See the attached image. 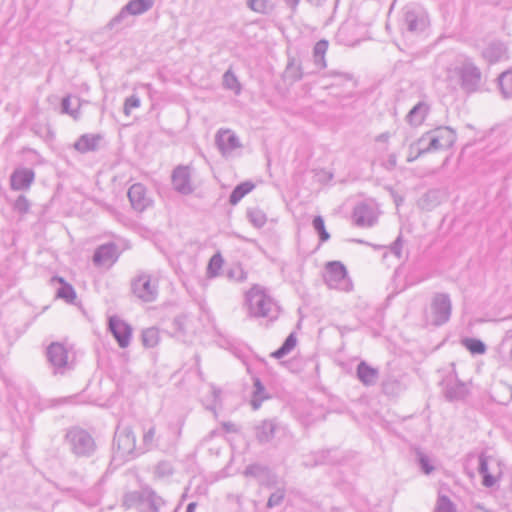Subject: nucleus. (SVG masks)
I'll list each match as a JSON object with an SVG mask.
<instances>
[{
    "mask_svg": "<svg viewBox=\"0 0 512 512\" xmlns=\"http://www.w3.org/2000/svg\"><path fill=\"white\" fill-rule=\"evenodd\" d=\"M356 375L358 380L365 386H373L379 379V370L361 361L357 365Z\"/></svg>",
    "mask_w": 512,
    "mask_h": 512,
    "instance_id": "nucleus-21",
    "label": "nucleus"
},
{
    "mask_svg": "<svg viewBox=\"0 0 512 512\" xmlns=\"http://www.w3.org/2000/svg\"><path fill=\"white\" fill-rule=\"evenodd\" d=\"M314 230L318 233L320 241L326 242L330 238V234L327 232L325 228L324 219L322 216H316L312 222Z\"/></svg>",
    "mask_w": 512,
    "mask_h": 512,
    "instance_id": "nucleus-42",
    "label": "nucleus"
},
{
    "mask_svg": "<svg viewBox=\"0 0 512 512\" xmlns=\"http://www.w3.org/2000/svg\"><path fill=\"white\" fill-rule=\"evenodd\" d=\"M224 260L220 253L214 254L208 263L206 275L208 278H215L219 275V272L223 266Z\"/></svg>",
    "mask_w": 512,
    "mask_h": 512,
    "instance_id": "nucleus-32",
    "label": "nucleus"
},
{
    "mask_svg": "<svg viewBox=\"0 0 512 512\" xmlns=\"http://www.w3.org/2000/svg\"><path fill=\"white\" fill-rule=\"evenodd\" d=\"M142 343L147 348L155 347L159 342V330L155 327H150L142 332Z\"/></svg>",
    "mask_w": 512,
    "mask_h": 512,
    "instance_id": "nucleus-36",
    "label": "nucleus"
},
{
    "mask_svg": "<svg viewBox=\"0 0 512 512\" xmlns=\"http://www.w3.org/2000/svg\"><path fill=\"white\" fill-rule=\"evenodd\" d=\"M196 509V503L191 502L187 505L186 512H195Z\"/></svg>",
    "mask_w": 512,
    "mask_h": 512,
    "instance_id": "nucleus-54",
    "label": "nucleus"
},
{
    "mask_svg": "<svg viewBox=\"0 0 512 512\" xmlns=\"http://www.w3.org/2000/svg\"><path fill=\"white\" fill-rule=\"evenodd\" d=\"M254 388H255V390H254L253 399L251 401V405L254 410H257L261 406V402L264 399L263 397H260V395L264 392L265 388L259 379L255 380Z\"/></svg>",
    "mask_w": 512,
    "mask_h": 512,
    "instance_id": "nucleus-44",
    "label": "nucleus"
},
{
    "mask_svg": "<svg viewBox=\"0 0 512 512\" xmlns=\"http://www.w3.org/2000/svg\"><path fill=\"white\" fill-rule=\"evenodd\" d=\"M171 182L176 192L182 195H189L193 192L191 181V168L188 165H178L171 175Z\"/></svg>",
    "mask_w": 512,
    "mask_h": 512,
    "instance_id": "nucleus-11",
    "label": "nucleus"
},
{
    "mask_svg": "<svg viewBox=\"0 0 512 512\" xmlns=\"http://www.w3.org/2000/svg\"><path fill=\"white\" fill-rule=\"evenodd\" d=\"M139 452L136 447V436L129 426H118L114 436V458L121 461L135 456Z\"/></svg>",
    "mask_w": 512,
    "mask_h": 512,
    "instance_id": "nucleus-6",
    "label": "nucleus"
},
{
    "mask_svg": "<svg viewBox=\"0 0 512 512\" xmlns=\"http://www.w3.org/2000/svg\"><path fill=\"white\" fill-rule=\"evenodd\" d=\"M247 217H248L250 223L256 228L263 227L267 222L266 214L259 208L248 209Z\"/></svg>",
    "mask_w": 512,
    "mask_h": 512,
    "instance_id": "nucleus-35",
    "label": "nucleus"
},
{
    "mask_svg": "<svg viewBox=\"0 0 512 512\" xmlns=\"http://www.w3.org/2000/svg\"><path fill=\"white\" fill-rule=\"evenodd\" d=\"M297 339L294 333H290L284 343L272 353V357L280 359L287 355L296 346Z\"/></svg>",
    "mask_w": 512,
    "mask_h": 512,
    "instance_id": "nucleus-31",
    "label": "nucleus"
},
{
    "mask_svg": "<svg viewBox=\"0 0 512 512\" xmlns=\"http://www.w3.org/2000/svg\"><path fill=\"white\" fill-rule=\"evenodd\" d=\"M456 141V132L448 126H440L435 129L425 132L420 138L419 143L428 146L418 149L415 157H420L424 154L449 149Z\"/></svg>",
    "mask_w": 512,
    "mask_h": 512,
    "instance_id": "nucleus-3",
    "label": "nucleus"
},
{
    "mask_svg": "<svg viewBox=\"0 0 512 512\" xmlns=\"http://www.w3.org/2000/svg\"><path fill=\"white\" fill-rule=\"evenodd\" d=\"M140 106V98L137 95H131L126 98L124 103V113L128 116L131 113L132 108H138Z\"/></svg>",
    "mask_w": 512,
    "mask_h": 512,
    "instance_id": "nucleus-48",
    "label": "nucleus"
},
{
    "mask_svg": "<svg viewBox=\"0 0 512 512\" xmlns=\"http://www.w3.org/2000/svg\"><path fill=\"white\" fill-rule=\"evenodd\" d=\"M428 112L429 105L424 101H420L406 115V121L411 126H419L424 122Z\"/></svg>",
    "mask_w": 512,
    "mask_h": 512,
    "instance_id": "nucleus-23",
    "label": "nucleus"
},
{
    "mask_svg": "<svg viewBox=\"0 0 512 512\" xmlns=\"http://www.w3.org/2000/svg\"><path fill=\"white\" fill-rule=\"evenodd\" d=\"M247 6L254 12L257 13H268L271 9V4L269 0H248Z\"/></svg>",
    "mask_w": 512,
    "mask_h": 512,
    "instance_id": "nucleus-43",
    "label": "nucleus"
},
{
    "mask_svg": "<svg viewBox=\"0 0 512 512\" xmlns=\"http://www.w3.org/2000/svg\"><path fill=\"white\" fill-rule=\"evenodd\" d=\"M285 497V490L282 488L277 489L275 492H273L267 502L268 508H273L275 506H278L282 503Z\"/></svg>",
    "mask_w": 512,
    "mask_h": 512,
    "instance_id": "nucleus-46",
    "label": "nucleus"
},
{
    "mask_svg": "<svg viewBox=\"0 0 512 512\" xmlns=\"http://www.w3.org/2000/svg\"><path fill=\"white\" fill-rule=\"evenodd\" d=\"M223 86L234 91L236 94H239L241 91V85L231 69H228L223 75Z\"/></svg>",
    "mask_w": 512,
    "mask_h": 512,
    "instance_id": "nucleus-37",
    "label": "nucleus"
},
{
    "mask_svg": "<svg viewBox=\"0 0 512 512\" xmlns=\"http://www.w3.org/2000/svg\"><path fill=\"white\" fill-rule=\"evenodd\" d=\"M498 80L503 96L505 98H512V70L503 72Z\"/></svg>",
    "mask_w": 512,
    "mask_h": 512,
    "instance_id": "nucleus-34",
    "label": "nucleus"
},
{
    "mask_svg": "<svg viewBox=\"0 0 512 512\" xmlns=\"http://www.w3.org/2000/svg\"><path fill=\"white\" fill-rule=\"evenodd\" d=\"M291 69H292V68H291L290 66H288V67H287V71H288V72H289V71H291Z\"/></svg>",
    "mask_w": 512,
    "mask_h": 512,
    "instance_id": "nucleus-60",
    "label": "nucleus"
},
{
    "mask_svg": "<svg viewBox=\"0 0 512 512\" xmlns=\"http://www.w3.org/2000/svg\"><path fill=\"white\" fill-rule=\"evenodd\" d=\"M488 460L489 457L486 456L485 453H481L478 457L479 465H478V472L483 476V485L485 487H492L496 480L495 478L489 473L488 470Z\"/></svg>",
    "mask_w": 512,
    "mask_h": 512,
    "instance_id": "nucleus-28",
    "label": "nucleus"
},
{
    "mask_svg": "<svg viewBox=\"0 0 512 512\" xmlns=\"http://www.w3.org/2000/svg\"><path fill=\"white\" fill-rule=\"evenodd\" d=\"M355 224L360 227H370L374 225L377 219L374 205L368 203L358 204L353 211Z\"/></svg>",
    "mask_w": 512,
    "mask_h": 512,
    "instance_id": "nucleus-18",
    "label": "nucleus"
},
{
    "mask_svg": "<svg viewBox=\"0 0 512 512\" xmlns=\"http://www.w3.org/2000/svg\"><path fill=\"white\" fill-rule=\"evenodd\" d=\"M248 313L251 317L276 320L281 312L280 306L259 286L252 287L246 293Z\"/></svg>",
    "mask_w": 512,
    "mask_h": 512,
    "instance_id": "nucleus-2",
    "label": "nucleus"
},
{
    "mask_svg": "<svg viewBox=\"0 0 512 512\" xmlns=\"http://www.w3.org/2000/svg\"><path fill=\"white\" fill-rule=\"evenodd\" d=\"M402 236L399 235L396 240L390 245V251L392 254H394L397 258H400L402 255Z\"/></svg>",
    "mask_w": 512,
    "mask_h": 512,
    "instance_id": "nucleus-50",
    "label": "nucleus"
},
{
    "mask_svg": "<svg viewBox=\"0 0 512 512\" xmlns=\"http://www.w3.org/2000/svg\"><path fill=\"white\" fill-rule=\"evenodd\" d=\"M255 185L249 181L237 185L230 194L229 202L236 205L246 194L254 189Z\"/></svg>",
    "mask_w": 512,
    "mask_h": 512,
    "instance_id": "nucleus-29",
    "label": "nucleus"
},
{
    "mask_svg": "<svg viewBox=\"0 0 512 512\" xmlns=\"http://www.w3.org/2000/svg\"><path fill=\"white\" fill-rule=\"evenodd\" d=\"M264 467L258 465V464H252L246 467L244 471L245 476H252L257 477L264 471Z\"/></svg>",
    "mask_w": 512,
    "mask_h": 512,
    "instance_id": "nucleus-51",
    "label": "nucleus"
},
{
    "mask_svg": "<svg viewBox=\"0 0 512 512\" xmlns=\"http://www.w3.org/2000/svg\"><path fill=\"white\" fill-rule=\"evenodd\" d=\"M425 12L419 7H406L403 15V25L409 32H421L427 26Z\"/></svg>",
    "mask_w": 512,
    "mask_h": 512,
    "instance_id": "nucleus-14",
    "label": "nucleus"
},
{
    "mask_svg": "<svg viewBox=\"0 0 512 512\" xmlns=\"http://www.w3.org/2000/svg\"><path fill=\"white\" fill-rule=\"evenodd\" d=\"M154 2L155 0H130L125 6L126 10L131 12V15L138 16L150 10Z\"/></svg>",
    "mask_w": 512,
    "mask_h": 512,
    "instance_id": "nucleus-26",
    "label": "nucleus"
},
{
    "mask_svg": "<svg viewBox=\"0 0 512 512\" xmlns=\"http://www.w3.org/2000/svg\"><path fill=\"white\" fill-rule=\"evenodd\" d=\"M215 142L224 156L230 155L235 149L241 147L239 138L229 129H220L215 136Z\"/></svg>",
    "mask_w": 512,
    "mask_h": 512,
    "instance_id": "nucleus-17",
    "label": "nucleus"
},
{
    "mask_svg": "<svg viewBox=\"0 0 512 512\" xmlns=\"http://www.w3.org/2000/svg\"><path fill=\"white\" fill-rule=\"evenodd\" d=\"M295 80H300L302 78V74L299 72V68L296 69V73L293 75Z\"/></svg>",
    "mask_w": 512,
    "mask_h": 512,
    "instance_id": "nucleus-55",
    "label": "nucleus"
},
{
    "mask_svg": "<svg viewBox=\"0 0 512 512\" xmlns=\"http://www.w3.org/2000/svg\"><path fill=\"white\" fill-rule=\"evenodd\" d=\"M227 277L232 281L241 283L247 279V273L242 267L236 266L227 271Z\"/></svg>",
    "mask_w": 512,
    "mask_h": 512,
    "instance_id": "nucleus-45",
    "label": "nucleus"
},
{
    "mask_svg": "<svg viewBox=\"0 0 512 512\" xmlns=\"http://www.w3.org/2000/svg\"><path fill=\"white\" fill-rule=\"evenodd\" d=\"M13 208L20 214H26L30 209V202L24 195H20L15 200Z\"/></svg>",
    "mask_w": 512,
    "mask_h": 512,
    "instance_id": "nucleus-47",
    "label": "nucleus"
},
{
    "mask_svg": "<svg viewBox=\"0 0 512 512\" xmlns=\"http://www.w3.org/2000/svg\"><path fill=\"white\" fill-rule=\"evenodd\" d=\"M59 282L62 284L57 290V297L65 300L67 303L72 304L76 299V292L72 285L66 283L63 278H59Z\"/></svg>",
    "mask_w": 512,
    "mask_h": 512,
    "instance_id": "nucleus-30",
    "label": "nucleus"
},
{
    "mask_svg": "<svg viewBox=\"0 0 512 512\" xmlns=\"http://www.w3.org/2000/svg\"><path fill=\"white\" fill-rule=\"evenodd\" d=\"M216 433H217V432H216L215 430L211 431V432H210V437L215 436V435H216Z\"/></svg>",
    "mask_w": 512,
    "mask_h": 512,
    "instance_id": "nucleus-59",
    "label": "nucleus"
},
{
    "mask_svg": "<svg viewBox=\"0 0 512 512\" xmlns=\"http://www.w3.org/2000/svg\"><path fill=\"white\" fill-rule=\"evenodd\" d=\"M100 135L83 134L74 143V148L80 153H87L89 151H95L98 147Z\"/></svg>",
    "mask_w": 512,
    "mask_h": 512,
    "instance_id": "nucleus-24",
    "label": "nucleus"
},
{
    "mask_svg": "<svg viewBox=\"0 0 512 512\" xmlns=\"http://www.w3.org/2000/svg\"><path fill=\"white\" fill-rule=\"evenodd\" d=\"M132 16L130 11L126 10V6L122 7L117 15H115L108 23L110 29H117L129 24V17Z\"/></svg>",
    "mask_w": 512,
    "mask_h": 512,
    "instance_id": "nucleus-33",
    "label": "nucleus"
},
{
    "mask_svg": "<svg viewBox=\"0 0 512 512\" xmlns=\"http://www.w3.org/2000/svg\"><path fill=\"white\" fill-rule=\"evenodd\" d=\"M324 279L330 288L342 291H350L352 288L346 267L339 261H332L326 264Z\"/></svg>",
    "mask_w": 512,
    "mask_h": 512,
    "instance_id": "nucleus-9",
    "label": "nucleus"
},
{
    "mask_svg": "<svg viewBox=\"0 0 512 512\" xmlns=\"http://www.w3.org/2000/svg\"><path fill=\"white\" fill-rule=\"evenodd\" d=\"M156 446V428L154 425H151L148 428L144 429L142 444L139 446L138 450L140 453H143L145 451L152 450Z\"/></svg>",
    "mask_w": 512,
    "mask_h": 512,
    "instance_id": "nucleus-25",
    "label": "nucleus"
},
{
    "mask_svg": "<svg viewBox=\"0 0 512 512\" xmlns=\"http://www.w3.org/2000/svg\"><path fill=\"white\" fill-rule=\"evenodd\" d=\"M328 49V41L325 39L319 40L313 48V60L319 69L326 67L325 54Z\"/></svg>",
    "mask_w": 512,
    "mask_h": 512,
    "instance_id": "nucleus-27",
    "label": "nucleus"
},
{
    "mask_svg": "<svg viewBox=\"0 0 512 512\" xmlns=\"http://www.w3.org/2000/svg\"><path fill=\"white\" fill-rule=\"evenodd\" d=\"M286 428L276 418L265 419L255 426V437L264 444L271 442L276 436L284 435Z\"/></svg>",
    "mask_w": 512,
    "mask_h": 512,
    "instance_id": "nucleus-10",
    "label": "nucleus"
},
{
    "mask_svg": "<svg viewBox=\"0 0 512 512\" xmlns=\"http://www.w3.org/2000/svg\"><path fill=\"white\" fill-rule=\"evenodd\" d=\"M119 258L118 247L115 243L100 245L94 252L93 263L99 267H111Z\"/></svg>",
    "mask_w": 512,
    "mask_h": 512,
    "instance_id": "nucleus-15",
    "label": "nucleus"
},
{
    "mask_svg": "<svg viewBox=\"0 0 512 512\" xmlns=\"http://www.w3.org/2000/svg\"><path fill=\"white\" fill-rule=\"evenodd\" d=\"M452 304L448 294L436 293L430 304V311L426 314L428 323L434 326L445 324L451 316Z\"/></svg>",
    "mask_w": 512,
    "mask_h": 512,
    "instance_id": "nucleus-8",
    "label": "nucleus"
},
{
    "mask_svg": "<svg viewBox=\"0 0 512 512\" xmlns=\"http://www.w3.org/2000/svg\"><path fill=\"white\" fill-rule=\"evenodd\" d=\"M222 426L225 429V431H227V432H236L237 431L235 424H233L231 422H224L222 424Z\"/></svg>",
    "mask_w": 512,
    "mask_h": 512,
    "instance_id": "nucleus-53",
    "label": "nucleus"
},
{
    "mask_svg": "<svg viewBox=\"0 0 512 512\" xmlns=\"http://www.w3.org/2000/svg\"><path fill=\"white\" fill-rule=\"evenodd\" d=\"M128 198L133 209L138 212L144 211L152 203L146 195L145 186L141 183H135L129 188Z\"/></svg>",
    "mask_w": 512,
    "mask_h": 512,
    "instance_id": "nucleus-19",
    "label": "nucleus"
},
{
    "mask_svg": "<svg viewBox=\"0 0 512 512\" xmlns=\"http://www.w3.org/2000/svg\"><path fill=\"white\" fill-rule=\"evenodd\" d=\"M337 75H340V73H336ZM342 77H345V74H341Z\"/></svg>",
    "mask_w": 512,
    "mask_h": 512,
    "instance_id": "nucleus-61",
    "label": "nucleus"
},
{
    "mask_svg": "<svg viewBox=\"0 0 512 512\" xmlns=\"http://www.w3.org/2000/svg\"><path fill=\"white\" fill-rule=\"evenodd\" d=\"M387 139H388V134H381L378 137V140H381V141H386Z\"/></svg>",
    "mask_w": 512,
    "mask_h": 512,
    "instance_id": "nucleus-57",
    "label": "nucleus"
},
{
    "mask_svg": "<svg viewBox=\"0 0 512 512\" xmlns=\"http://www.w3.org/2000/svg\"><path fill=\"white\" fill-rule=\"evenodd\" d=\"M434 195H435V192L430 191V192H428V193L425 195V197H426V198H431V197H433Z\"/></svg>",
    "mask_w": 512,
    "mask_h": 512,
    "instance_id": "nucleus-58",
    "label": "nucleus"
},
{
    "mask_svg": "<svg viewBox=\"0 0 512 512\" xmlns=\"http://www.w3.org/2000/svg\"><path fill=\"white\" fill-rule=\"evenodd\" d=\"M47 358L55 369V373L63 374L69 369L68 350L61 343H51L47 348Z\"/></svg>",
    "mask_w": 512,
    "mask_h": 512,
    "instance_id": "nucleus-13",
    "label": "nucleus"
},
{
    "mask_svg": "<svg viewBox=\"0 0 512 512\" xmlns=\"http://www.w3.org/2000/svg\"><path fill=\"white\" fill-rule=\"evenodd\" d=\"M109 330L121 348H126L130 344L132 328L125 321L116 316L110 317Z\"/></svg>",
    "mask_w": 512,
    "mask_h": 512,
    "instance_id": "nucleus-16",
    "label": "nucleus"
},
{
    "mask_svg": "<svg viewBox=\"0 0 512 512\" xmlns=\"http://www.w3.org/2000/svg\"><path fill=\"white\" fill-rule=\"evenodd\" d=\"M423 145L424 144L419 143V139L409 145V153L407 156L408 163H411L418 158V157H415L416 153L418 152V149L425 148V146H423Z\"/></svg>",
    "mask_w": 512,
    "mask_h": 512,
    "instance_id": "nucleus-49",
    "label": "nucleus"
},
{
    "mask_svg": "<svg viewBox=\"0 0 512 512\" xmlns=\"http://www.w3.org/2000/svg\"><path fill=\"white\" fill-rule=\"evenodd\" d=\"M442 384L444 396L448 401L463 400L468 394L467 385L459 381L455 373L448 374Z\"/></svg>",
    "mask_w": 512,
    "mask_h": 512,
    "instance_id": "nucleus-12",
    "label": "nucleus"
},
{
    "mask_svg": "<svg viewBox=\"0 0 512 512\" xmlns=\"http://www.w3.org/2000/svg\"><path fill=\"white\" fill-rule=\"evenodd\" d=\"M462 345L472 354H484L486 351L485 344L479 339L464 338L462 340Z\"/></svg>",
    "mask_w": 512,
    "mask_h": 512,
    "instance_id": "nucleus-38",
    "label": "nucleus"
},
{
    "mask_svg": "<svg viewBox=\"0 0 512 512\" xmlns=\"http://www.w3.org/2000/svg\"><path fill=\"white\" fill-rule=\"evenodd\" d=\"M396 165H397V154L396 153L389 154L387 159L382 163V166L388 171H392L393 169H395Z\"/></svg>",
    "mask_w": 512,
    "mask_h": 512,
    "instance_id": "nucleus-52",
    "label": "nucleus"
},
{
    "mask_svg": "<svg viewBox=\"0 0 512 512\" xmlns=\"http://www.w3.org/2000/svg\"><path fill=\"white\" fill-rule=\"evenodd\" d=\"M482 80L481 70L469 59L447 67L446 81L459 84L465 93H474L480 89Z\"/></svg>",
    "mask_w": 512,
    "mask_h": 512,
    "instance_id": "nucleus-1",
    "label": "nucleus"
},
{
    "mask_svg": "<svg viewBox=\"0 0 512 512\" xmlns=\"http://www.w3.org/2000/svg\"><path fill=\"white\" fill-rule=\"evenodd\" d=\"M489 63H495L508 58L507 48L503 43H491L482 52Z\"/></svg>",
    "mask_w": 512,
    "mask_h": 512,
    "instance_id": "nucleus-22",
    "label": "nucleus"
},
{
    "mask_svg": "<svg viewBox=\"0 0 512 512\" xmlns=\"http://www.w3.org/2000/svg\"><path fill=\"white\" fill-rule=\"evenodd\" d=\"M70 451L77 457H90L96 451L94 438L84 429L72 427L65 435Z\"/></svg>",
    "mask_w": 512,
    "mask_h": 512,
    "instance_id": "nucleus-5",
    "label": "nucleus"
},
{
    "mask_svg": "<svg viewBox=\"0 0 512 512\" xmlns=\"http://www.w3.org/2000/svg\"><path fill=\"white\" fill-rule=\"evenodd\" d=\"M416 456L418 464L425 474H430L434 471L433 462L428 455L418 449L416 450Z\"/></svg>",
    "mask_w": 512,
    "mask_h": 512,
    "instance_id": "nucleus-41",
    "label": "nucleus"
},
{
    "mask_svg": "<svg viewBox=\"0 0 512 512\" xmlns=\"http://www.w3.org/2000/svg\"><path fill=\"white\" fill-rule=\"evenodd\" d=\"M125 504L128 507L135 506L139 512H170L167 510L166 502L148 489L127 494Z\"/></svg>",
    "mask_w": 512,
    "mask_h": 512,
    "instance_id": "nucleus-4",
    "label": "nucleus"
},
{
    "mask_svg": "<svg viewBox=\"0 0 512 512\" xmlns=\"http://www.w3.org/2000/svg\"><path fill=\"white\" fill-rule=\"evenodd\" d=\"M434 512H458L455 504L446 495H439Z\"/></svg>",
    "mask_w": 512,
    "mask_h": 512,
    "instance_id": "nucleus-39",
    "label": "nucleus"
},
{
    "mask_svg": "<svg viewBox=\"0 0 512 512\" xmlns=\"http://www.w3.org/2000/svg\"><path fill=\"white\" fill-rule=\"evenodd\" d=\"M300 0H286L287 4L291 5V6H296L298 5Z\"/></svg>",
    "mask_w": 512,
    "mask_h": 512,
    "instance_id": "nucleus-56",
    "label": "nucleus"
},
{
    "mask_svg": "<svg viewBox=\"0 0 512 512\" xmlns=\"http://www.w3.org/2000/svg\"><path fill=\"white\" fill-rule=\"evenodd\" d=\"M35 173L30 168H18L10 177V185L13 190H27L33 183Z\"/></svg>",
    "mask_w": 512,
    "mask_h": 512,
    "instance_id": "nucleus-20",
    "label": "nucleus"
},
{
    "mask_svg": "<svg viewBox=\"0 0 512 512\" xmlns=\"http://www.w3.org/2000/svg\"><path fill=\"white\" fill-rule=\"evenodd\" d=\"M131 290L135 297L143 302H154L159 294L158 279L141 272L131 282Z\"/></svg>",
    "mask_w": 512,
    "mask_h": 512,
    "instance_id": "nucleus-7",
    "label": "nucleus"
},
{
    "mask_svg": "<svg viewBox=\"0 0 512 512\" xmlns=\"http://www.w3.org/2000/svg\"><path fill=\"white\" fill-rule=\"evenodd\" d=\"M70 106H71V96L68 95L62 99L61 113L68 114L74 120H78L81 116L80 104H78L76 108H71Z\"/></svg>",
    "mask_w": 512,
    "mask_h": 512,
    "instance_id": "nucleus-40",
    "label": "nucleus"
}]
</instances>
